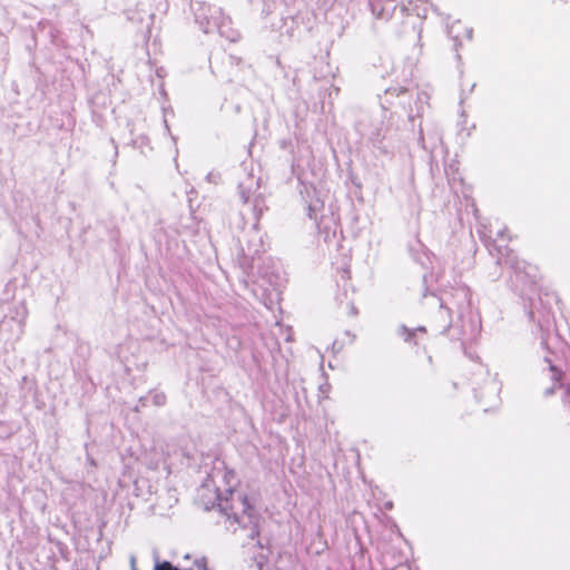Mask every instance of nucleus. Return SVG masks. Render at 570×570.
Here are the masks:
<instances>
[{
    "mask_svg": "<svg viewBox=\"0 0 570 570\" xmlns=\"http://www.w3.org/2000/svg\"><path fill=\"white\" fill-rule=\"evenodd\" d=\"M237 479L227 481L224 488V497L218 503L219 510L242 528H254L256 525V510L252 500L242 491L235 490Z\"/></svg>",
    "mask_w": 570,
    "mask_h": 570,
    "instance_id": "nucleus-1",
    "label": "nucleus"
},
{
    "mask_svg": "<svg viewBox=\"0 0 570 570\" xmlns=\"http://www.w3.org/2000/svg\"><path fill=\"white\" fill-rule=\"evenodd\" d=\"M237 479L227 481L224 488V497L218 503L219 510L242 528H254L256 525V510L252 500L242 491L235 490Z\"/></svg>",
    "mask_w": 570,
    "mask_h": 570,
    "instance_id": "nucleus-2",
    "label": "nucleus"
},
{
    "mask_svg": "<svg viewBox=\"0 0 570 570\" xmlns=\"http://www.w3.org/2000/svg\"><path fill=\"white\" fill-rule=\"evenodd\" d=\"M230 479H235V473L226 468L215 469L208 475L198 491V500L206 510L218 507L225 493L224 488L227 487V481Z\"/></svg>",
    "mask_w": 570,
    "mask_h": 570,
    "instance_id": "nucleus-3",
    "label": "nucleus"
},
{
    "mask_svg": "<svg viewBox=\"0 0 570 570\" xmlns=\"http://www.w3.org/2000/svg\"><path fill=\"white\" fill-rule=\"evenodd\" d=\"M209 11H210L212 16H210V19L207 20L206 24L203 27L204 32L209 33V32L217 30L223 35L222 29L225 26L227 18H225L223 16V12L217 8L209 9Z\"/></svg>",
    "mask_w": 570,
    "mask_h": 570,
    "instance_id": "nucleus-4",
    "label": "nucleus"
},
{
    "mask_svg": "<svg viewBox=\"0 0 570 570\" xmlns=\"http://www.w3.org/2000/svg\"><path fill=\"white\" fill-rule=\"evenodd\" d=\"M462 28L461 23L460 22H455L453 23L450 29H449V35L454 39V40H459L460 39V29Z\"/></svg>",
    "mask_w": 570,
    "mask_h": 570,
    "instance_id": "nucleus-5",
    "label": "nucleus"
},
{
    "mask_svg": "<svg viewBox=\"0 0 570 570\" xmlns=\"http://www.w3.org/2000/svg\"><path fill=\"white\" fill-rule=\"evenodd\" d=\"M219 178H220V176H219V174H218V173H216V171H210V173H208V175L206 176L207 181L213 183V184H217V183H218V180H219Z\"/></svg>",
    "mask_w": 570,
    "mask_h": 570,
    "instance_id": "nucleus-6",
    "label": "nucleus"
},
{
    "mask_svg": "<svg viewBox=\"0 0 570 570\" xmlns=\"http://www.w3.org/2000/svg\"><path fill=\"white\" fill-rule=\"evenodd\" d=\"M550 371L552 373V380L559 381L560 380V373L556 370V367L550 365Z\"/></svg>",
    "mask_w": 570,
    "mask_h": 570,
    "instance_id": "nucleus-7",
    "label": "nucleus"
},
{
    "mask_svg": "<svg viewBox=\"0 0 570 570\" xmlns=\"http://www.w3.org/2000/svg\"><path fill=\"white\" fill-rule=\"evenodd\" d=\"M463 29H464V37L466 39H471L472 38V30L470 28H466V27H464Z\"/></svg>",
    "mask_w": 570,
    "mask_h": 570,
    "instance_id": "nucleus-8",
    "label": "nucleus"
},
{
    "mask_svg": "<svg viewBox=\"0 0 570 570\" xmlns=\"http://www.w3.org/2000/svg\"><path fill=\"white\" fill-rule=\"evenodd\" d=\"M240 197H242L243 202L246 203V202H248L249 195L247 191L240 190Z\"/></svg>",
    "mask_w": 570,
    "mask_h": 570,
    "instance_id": "nucleus-9",
    "label": "nucleus"
},
{
    "mask_svg": "<svg viewBox=\"0 0 570 570\" xmlns=\"http://www.w3.org/2000/svg\"><path fill=\"white\" fill-rule=\"evenodd\" d=\"M499 254H500V256L498 257L499 262L503 261L507 264L511 263L508 256L505 257L503 254H501V253H499Z\"/></svg>",
    "mask_w": 570,
    "mask_h": 570,
    "instance_id": "nucleus-10",
    "label": "nucleus"
},
{
    "mask_svg": "<svg viewBox=\"0 0 570 570\" xmlns=\"http://www.w3.org/2000/svg\"><path fill=\"white\" fill-rule=\"evenodd\" d=\"M308 216L313 219H316V215L314 214V208L309 206L308 208Z\"/></svg>",
    "mask_w": 570,
    "mask_h": 570,
    "instance_id": "nucleus-11",
    "label": "nucleus"
},
{
    "mask_svg": "<svg viewBox=\"0 0 570 570\" xmlns=\"http://www.w3.org/2000/svg\"><path fill=\"white\" fill-rule=\"evenodd\" d=\"M131 567L135 569V558H131Z\"/></svg>",
    "mask_w": 570,
    "mask_h": 570,
    "instance_id": "nucleus-12",
    "label": "nucleus"
}]
</instances>
